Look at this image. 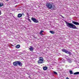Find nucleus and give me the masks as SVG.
<instances>
[{"mask_svg":"<svg viewBox=\"0 0 79 79\" xmlns=\"http://www.w3.org/2000/svg\"><path fill=\"white\" fill-rule=\"evenodd\" d=\"M62 52H64V53H66L67 50H66L64 48L62 50Z\"/></svg>","mask_w":79,"mask_h":79,"instance_id":"9d476101","label":"nucleus"},{"mask_svg":"<svg viewBox=\"0 0 79 79\" xmlns=\"http://www.w3.org/2000/svg\"><path fill=\"white\" fill-rule=\"evenodd\" d=\"M49 32L51 33V34H54L55 33V32L53 31H50Z\"/></svg>","mask_w":79,"mask_h":79,"instance_id":"dca6fc26","label":"nucleus"},{"mask_svg":"<svg viewBox=\"0 0 79 79\" xmlns=\"http://www.w3.org/2000/svg\"><path fill=\"white\" fill-rule=\"evenodd\" d=\"M3 5V3H0V7H1V6H2Z\"/></svg>","mask_w":79,"mask_h":79,"instance_id":"4468645a","label":"nucleus"},{"mask_svg":"<svg viewBox=\"0 0 79 79\" xmlns=\"http://www.w3.org/2000/svg\"><path fill=\"white\" fill-rule=\"evenodd\" d=\"M66 79H69V78L68 77H66Z\"/></svg>","mask_w":79,"mask_h":79,"instance_id":"5701e85b","label":"nucleus"},{"mask_svg":"<svg viewBox=\"0 0 79 79\" xmlns=\"http://www.w3.org/2000/svg\"><path fill=\"white\" fill-rule=\"evenodd\" d=\"M53 3H48L46 4V6L49 9H52L53 8Z\"/></svg>","mask_w":79,"mask_h":79,"instance_id":"7ed1b4c3","label":"nucleus"},{"mask_svg":"<svg viewBox=\"0 0 79 79\" xmlns=\"http://www.w3.org/2000/svg\"><path fill=\"white\" fill-rule=\"evenodd\" d=\"M61 17H62V18H64V17H63L62 16V15H61Z\"/></svg>","mask_w":79,"mask_h":79,"instance_id":"b1692460","label":"nucleus"},{"mask_svg":"<svg viewBox=\"0 0 79 79\" xmlns=\"http://www.w3.org/2000/svg\"><path fill=\"white\" fill-rule=\"evenodd\" d=\"M68 62H69V63H71L72 62L71 60V59H69L68 60Z\"/></svg>","mask_w":79,"mask_h":79,"instance_id":"a211bd4d","label":"nucleus"},{"mask_svg":"<svg viewBox=\"0 0 79 79\" xmlns=\"http://www.w3.org/2000/svg\"><path fill=\"white\" fill-rule=\"evenodd\" d=\"M48 69V68L47 67L45 66L43 68V69H44V70H47Z\"/></svg>","mask_w":79,"mask_h":79,"instance_id":"f8f14e48","label":"nucleus"},{"mask_svg":"<svg viewBox=\"0 0 79 79\" xmlns=\"http://www.w3.org/2000/svg\"><path fill=\"white\" fill-rule=\"evenodd\" d=\"M39 60L38 61V64H41L44 63V58L42 57H40L39 58Z\"/></svg>","mask_w":79,"mask_h":79,"instance_id":"20e7f679","label":"nucleus"},{"mask_svg":"<svg viewBox=\"0 0 79 79\" xmlns=\"http://www.w3.org/2000/svg\"><path fill=\"white\" fill-rule=\"evenodd\" d=\"M21 15H22V16H23H23H24V14L23 13H22Z\"/></svg>","mask_w":79,"mask_h":79,"instance_id":"aec40b11","label":"nucleus"},{"mask_svg":"<svg viewBox=\"0 0 79 79\" xmlns=\"http://www.w3.org/2000/svg\"><path fill=\"white\" fill-rule=\"evenodd\" d=\"M69 72L70 74H73V71L72 70L70 71Z\"/></svg>","mask_w":79,"mask_h":79,"instance_id":"f3484780","label":"nucleus"},{"mask_svg":"<svg viewBox=\"0 0 79 79\" xmlns=\"http://www.w3.org/2000/svg\"><path fill=\"white\" fill-rule=\"evenodd\" d=\"M31 19L33 21L34 23H39V21L38 20H37L36 19L34 18L33 17H32L31 18Z\"/></svg>","mask_w":79,"mask_h":79,"instance_id":"39448f33","label":"nucleus"},{"mask_svg":"<svg viewBox=\"0 0 79 79\" xmlns=\"http://www.w3.org/2000/svg\"><path fill=\"white\" fill-rule=\"evenodd\" d=\"M17 16L18 18H21L22 17V15H21V14H18Z\"/></svg>","mask_w":79,"mask_h":79,"instance_id":"1a4fd4ad","label":"nucleus"},{"mask_svg":"<svg viewBox=\"0 0 79 79\" xmlns=\"http://www.w3.org/2000/svg\"><path fill=\"white\" fill-rule=\"evenodd\" d=\"M42 32H44V31H41L40 32V35H43L44 34H43Z\"/></svg>","mask_w":79,"mask_h":79,"instance_id":"9b49d317","label":"nucleus"},{"mask_svg":"<svg viewBox=\"0 0 79 79\" xmlns=\"http://www.w3.org/2000/svg\"><path fill=\"white\" fill-rule=\"evenodd\" d=\"M30 48H29V50L31 52H32L34 50V47L31 46H30Z\"/></svg>","mask_w":79,"mask_h":79,"instance_id":"0eeeda50","label":"nucleus"},{"mask_svg":"<svg viewBox=\"0 0 79 79\" xmlns=\"http://www.w3.org/2000/svg\"><path fill=\"white\" fill-rule=\"evenodd\" d=\"M6 1H8L9 0H6Z\"/></svg>","mask_w":79,"mask_h":79,"instance_id":"393cba45","label":"nucleus"},{"mask_svg":"<svg viewBox=\"0 0 79 79\" xmlns=\"http://www.w3.org/2000/svg\"><path fill=\"white\" fill-rule=\"evenodd\" d=\"M13 64L14 65V66H18V64L19 66H22V65L23 64L21 62L19 61H16L15 62H14L13 63Z\"/></svg>","mask_w":79,"mask_h":79,"instance_id":"f03ea898","label":"nucleus"},{"mask_svg":"<svg viewBox=\"0 0 79 79\" xmlns=\"http://www.w3.org/2000/svg\"><path fill=\"white\" fill-rule=\"evenodd\" d=\"M54 73L55 74H57V73H56V72H54Z\"/></svg>","mask_w":79,"mask_h":79,"instance_id":"412c9836","label":"nucleus"},{"mask_svg":"<svg viewBox=\"0 0 79 79\" xmlns=\"http://www.w3.org/2000/svg\"><path fill=\"white\" fill-rule=\"evenodd\" d=\"M19 47H20V45H18L16 46V48H19Z\"/></svg>","mask_w":79,"mask_h":79,"instance_id":"2eb2a0df","label":"nucleus"},{"mask_svg":"<svg viewBox=\"0 0 79 79\" xmlns=\"http://www.w3.org/2000/svg\"><path fill=\"white\" fill-rule=\"evenodd\" d=\"M79 72H77L76 73H73L74 75H76L77 74H79Z\"/></svg>","mask_w":79,"mask_h":79,"instance_id":"ddd939ff","label":"nucleus"},{"mask_svg":"<svg viewBox=\"0 0 79 79\" xmlns=\"http://www.w3.org/2000/svg\"><path fill=\"white\" fill-rule=\"evenodd\" d=\"M65 53H67V54H69V55H72V53H71V52L68 51H66Z\"/></svg>","mask_w":79,"mask_h":79,"instance_id":"6e6552de","label":"nucleus"},{"mask_svg":"<svg viewBox=\"0 0 79 79\" xmlns=\"http://www.w3.org/2000/svg\"><path fill=\"white\" fill-rule=\"evenodd\" d=\"M72 23L74 24H75V25H78L79 26V23L77 22L73 21Z\"/></svg>","mask_w":79,"mask_h":79,"instance_id":"423d86ee","label":"nucleus"},{"mask_svg":"<svg viewBox=\"0 0 79 79\" xmlns=\"http://www.w3.org/2000/svg\"><path fill=\"white\" fill-rule=\"evenodd\" d=\"M1 14H2V12H1V10H0V15H1Z\"/></svg>","mask_w":79,"mask_h":79,"instance_id":"4be33fe9","label":"nucleus"},{"mask_svg":"<svg viewBox=\"0 0 79 79\" xmlns=\"http://www.w3.org/2000/svg\"><path fill=\"white\" fill-rule=\"evenodd\" d=\"M27 20H28L29 21V22H30V23H31V20L30 19H27Z\"/></svg>","mask_w":79,"mask_h":79,"instance_id":"6ab92c4d","label":"nucleus"},{"mask_svg":"<svg viewBox=\"0 0 79 79\" xmlns=\"http://www.w3.org/2000/svg\"><path fill=\"white\" fill-rule=\"evenodd\" d=\"M65 23L66 24V26H67L68 27H69L70 28L74 29H77V27H76V25L73 23H69L67 22H65Z\"/></svg>","mask_w":79,"mask_h":79,"instance_id":"f257e3e1","label":"nucleus"}]
</instances>
